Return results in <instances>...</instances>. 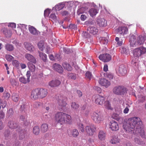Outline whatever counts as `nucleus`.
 <instances>
[{
	"instance_id": "1",
	"label": "nucleus",
	"mask_w": 146,
	"mask_h": 146,
	"mask_svg": "<svg viewBox=\"0 0 146 146\" xmlns=\"http://www.w3.org/2000/svg\"><path fill=\"white\" fill-rule=\"evenodd\" d=\"M123 127L126 132L129 133L135 130L142 137H145V132L141 121L140 118L134 117L131 118L128 122L123 123Z\"/></svg>"
},
{
	"instance_id": "2",
	"label": "nucleus",
	"mask_w": 146,
	"mask_h": 146,
	"mask_svg": "<svg viewBox=\"0 0 146 146\" xmlns=\"http://www.w3.org/2000/svg\"><path fill=\"white\" fill-rule=\"evenodd\" d=\"M54 119L56 123L61 125L65 124H71L72 123L71 116L62 112L58 111L56 113Z\"/></svg>"
},
{
	"instance_id": "3",
	"label": "nucleus",
	"mask_w": 146,
	"mask_h": 146,
	"mask_svg": "<svg viewBox=\"0 0 146 146\" xmlns=\"http://www.w3.org/2000/svg\"><path fill=\"white\" fill-rule=\"evenodd\" d=\"M57 100V104L58 108L62 110L67 105L65 97L61 95H59Z\"/></svg>"
},
{
	"instance_id": "4",
	"label": "nucleus",
	"mask_w": 146,
	"mask_h": 146,
	"mask_svg": "<svg viewBox=\"0 0 146 146\" xmlns=\"http://www.w3.org/2000/svg\"><path fill=\"white\" fill-rule=\"evenodd\" d=\"M146 52V48L141 47L134 49L133 50V54L134 57L138 58Z\"/></svg>"
},
{
	"instance_id": "5",
	"label": "nucleus",
	"mask_w": 146,
	"mask_h": 146,
	"mask_svg": "<svg viewBox=\"0 0 146 146\" xmlns=\"http://www.w3.org/2000/svg\"><path fill=\"white\" fill-rule=\"evenodd\" d=\"M96 129V126L94 125H88L85 127V132L87 135L92 136L95 132Z\"/></svg>"
},
{
	"instance_id": "6",
	"label": "nucleus",
	"mask_w": 146,
	"mask_h": 146,
	"mask_svg": "<svg viewBox=\"0 0 146 146\" xmlns=\"http://www.w3.org/2000/svg\"><path fill=\"white\" fill-rule=\"evenodd\" d=\"M113 92L116 95H122L126 92V90L123 86H118L115 87L113 88Z\"/></svg>"
},
{
	"instance_id": "7",
	"label": "nucleus",
	"mask_w": 146,
	"mask_h": 146,
	"mask_svg": "<svg viewBox=\"0 0 146 146\" xmlns=\"http://www.w3.org/2000/svg\"><path fill=\"white\" fill-rule=\"evenodd\" d=\"M127 68L126 66L124 65H121L119 66L116 70L117 74L118 75L124 76L127 72Z\"/></svg>"
},
{
	"instance_id": "8",
	"label": "nucleus",
	"mask_w": 146,
	"mask_h": 146,
	"mask_svg": "<svg viewBox=\"0 0 146 146\" xmlns=\"http://www.w3.org/2000/svg\"><path fill=\"white\" fill-rule=\"evenodd\" d=\"M95 99V102L98 105H102L105 103V98L104 97L99 95H97L93 96Z\"/></svg>"
},
{
	"instance_id": "9",
	"label": "nucleus",
	"mask_w": 146,
	"mask_h": 146,
	"mask_svg": "<svg viewBox=\"0 0 146 146\" xmlns=\"http://www.w3.org/2000/svg\"><path fill=\"white\" fill-rule=\"evenodd\" d=\"M91 118L96 123H99L102 120L101 115L96 112H94L91 115Z\"/></svg>"
},
{
	"instance_id": "10",
	"label": "nucleus",
	"mask_w": 146,
	"mask_h": 146,
	"mask_svg": "<svg viewBox=\"0 0 146 146\" xmlns=\"http://www.w3.org/2000/svg\"><path fill=\"white\" fill-rule=\"evenodd\" d=\"M99 59L104 62H108L111 59V57L110 55L108 54H100L99 56Z\"/></svg>"
},
{
	"instance_id": "11",
	"label": "nucleus",
	"mask_w": 146,
	"mask_h": 146,
	"mask_svg": "<svg viewBox=\"0 0 146 146\" xmlns=\"http://www.w3.org/2000/svg\"><path fill=\"white\" fill-rule=\"evenodd\" d=\"M129 42L130 46L131 47L136 46V45L137 44L136 37L135 35L132 34L130 35L129 36Z\"/></svg>"
},
{
	"instance_id": "12",
	"label": "nucleus",
	"mask_w": 146,
	"mask_h": 146,
	"mask_svg": "<svg viewBox=\"0 0 146 146\" xmlns=\"http://www.w3.org/2000/svg\"><path fill=\"white\" fill-rule=\"evenodd\" d=\"M39 92L38 88L33 90L31 92V98L34 100L39 98Z\"/></svg>"
},
{
	"instance_id": "13",
	"label": "nucleus",
	"mask_w": 146,
	"mask_h": 146,
	"mask_svg": "<svg viewBox=\"0 0 146 146\" xmlns=\"http://www.w3.org/2000/svg\"><path fill=\"white\" fill-rule=\"evenodd\" d=\"M38 89L39 98L42 99L47 96L48 92L46 89L42 88H38Z\"/></svg>"
},
{
	"instance_id": "14",
	"label": "nucleus",
	"mask_w": 146,
	"mask_h": 146,
	"mask_svg": "<svg viewBox=\"0 0 146 146\" xmlns=\"http://www.w3.org/2000/svg\"><path fill=\"white\" fill-rule=\"evenodd\" d=\"M110 128L112 130L117 131L119 129V127L118 123L115 121H112L109 123Z\"/></svg>"
},
{
	"instance_id": "15",
	"label": "nucleus",
	"mask_w": 146,
	"mask_h": 146,
	"mask_svg": "<svg viewBox=\"0 0 146 146\" xmlns=\"http://www.w3.org/2000/svg\"><path fill=\"white\" fill-rule=\"evenodd\" d=\"M106 133L105 131L103 130H100L99 131L98 137L100 140L101 141H104L106 139Z\"/></svg>"
},
{
	"instance_id": "16",
	"label": "nucleus",
	"mask_w": 146,
	"mask_h": 146,
	"mask_svg": "<svg viewBox=\"0 0 146 146\" xmlns=\"http://www.w3.org/2000/svg\"><path fill=\"white\" fill-rule=\"evenodd\" d=\"M99 82L101 85L106 87H108L110 84V82L109 81L104 78L100 79Z\"/></svg>"
},
{
	"instance_id": "17",
	"label": "nucleus",
	"mask_w": 146,
	"mask_h": 146,
	"mask_svg": "<svg viewBox=\"0 0 146 146\" xmlns=\"http://www.w3.org/2000/svg\"><path fill=\"white\" fill-rule=\"evenodd\" d=\"M97 22L100 27H105L107 25V21L104 18L98 19Z\"/></svg>"
},
{
	"instance_id": "18",
	"label": "nucleus",
	"mask_w": 146,
	"mask_h": 146,
	"mask_svg": "<svg viewBox=\"0 0 146 146\" xmlns=\"http://www.w3.org/2000/svg\"><path fill=\"white\" fill-rule=\"evenodd\" d=\"M53 69L58 72L62 73L63 72V68L61 65L55 63L53 65Z\"/></svg>"
},
{
	"instance_id": "19",
	"label": "nucleus",
	"mask_w": 146,
	"mask_h": 146,
	"mask_svg": "<svg viewBox=\"0 0 146 146\" xmlns=\"http://www.w3.org/2000/svg\"><path fill=\"white\" fill-rule=\"evenodd\" d=\"M25 58L28 61H30L34 64L36 63V61L34 57L32 55L27 53L25 55Z\"/></svg>"
},
{
	"instance_id": "20",
	"label": "nucleus",
	"mask_w": 146,
	"mask_h": 146,
	"mask_svg": "<svg viewBox=\"0 0 146 146\" xmlns=\"http://www.w3.org/2000/svg\"><path fill=\"white\" fill-rule=\"evenodd\" d=\"M61 84L60 80H53L49 82L48 84L51 87H56Z\"/></svg>"
},
{
	"instance_id": "21",
	"label": "nucleus",
	"mask_w": 146,
	"mask_h": 146,
	"mask_svg": "<svg viewBox=\"0 0 146 146\" xmlns=\"http://www.w3.org/2000/svg\"><path fill=\"white\" fill-rule=\"evenodd\" d=\"M1 31L6 37H10L12 35L11 31L8 30L5 28L2 29Z\"/></svg>"
},
{
	"instance_id": "22",
	"label": "nucleus",
	"mask_w": 146,
	"mask_h": 146,
	"mask_svg": "<svg viewBox=\"0 0 146 146\" xmlns=\"http://www.w3.org/2000/svg\"><path fill=\"white\" fill-rule=\"evenodd\" d=\"M128 32V28L126 27H120L118 29V32L121 34H126Z\"/></svg>"
},
{
	"instance_id": "23",
	"label": "nucleus",
	"mask_w": 146,
	"mask_h": 146,
	"mask_svg": "<svg viewBox=\"0 0 146 146\" xmlns=\"http://www.w3.org/2000/svg\"><path fill=\"white\" fill-rule=\"evenodd\" d=\"M29 30L30 33L33 35H37L39 33L35 28L32 26H29Z\"/></svg>"
},
{
	"instance_id": "24",
	"label": "nucleus",
	"mask_w": 146,
	"mask_h": 146,
	"mask_svg": "<svg viewBox=\"0 0 146 146\" xmlns=\"http://www.w3.org/2000/svg\"><path fill=\"white\" fill-rule=\"evenodd\" d=\"M87 30L89 32L93 35H95L98 32V30L97 28L94 26L90 27L87 29Z\"/></svg>"
},
{
	"instance_id": "25",
	"label": "nucleus",
	"mask_w": 146,
	"mask_h": 146,
	"mask_svg": "<svg viewBox=\"0 0 146 146\" xmlns=\"http://www.w3.org/2000/svg\"><path fill=\"white\" fill-rule=\"evenodd\" d=\"M119 139L118 137L115 135H113L111 137L110 142L113 144L117 143L119 142Z\"/></svg>"
},
{
	"instance_id": "26",
	"label": "nucleus",
	"mask_w": 146,
	"mask_h": 146,
	"mask_svg": "<svg viewBox=\"0 0 146 146\" xmlns=\"http://www.w3.org/2000/svg\"><path fill=\"white\" fill-rule=\"evenodd\" d=\"M137 40L138 44L139 45H141L145 41V38L142 35H139L137 37Z\"/></svg>"
},
{
	"instance_id": "27",
	"label": "nucleus",
	"mask_w": 146,
	"mask_h": 146,
	"mask_svg": "<svg viewBox=\"0 0 146 146\" xmlns=\"http://www.w3.org/2000/svg\"><path fill=\"white\" fill-rule=\"evenodd\" d=\"M48 125L46 123H43L42 125L40 127V130L42 133H45L48 130Z\"/></svg>"
},
{
	"instance_id": "28",
	"label": "nucleus",
	"mask_w": 146,
	"mask_h": 146,
	"mask_svg": "<svg viewBox=\"0 0 146 146\" xmlns=\"http://www.w3.org/2000/svg\"><path fill=\"white\" fill-rule=\"evenodd\" d=\"M88 12L90 16L93 17L98 13V11L95 8H91L89 10Z\"/></svg>"
},
{
	"instance_id": "29",
	"label": "nucleus",
	"mask_w": 146,
	"mask_h": 146,
	"mask_svg": "<svg viewBox=\"0 0 146 146\" xmlns=\"http://www.w3.org/2000/svg\"><path fill=\"white\" fill-rule=\"evenodd\" d=\"M62 66L64 69L68 71H71L72 70V67L70 64L66 62H64L62 64Z\"/></svg>"
},
{
	"instance_id": "30",
	"label": "nucleus",
	"mask_w": 146,
	"mask_h": 146,
	"mask_svg": "<svg viewBox=\"0 0 146 146\" xmlns=\"http://www.w3.org/2000/svg\"><path fill=\"white\" fill-rule=\"evenodd\" d=\"M24 45L25 48L27 50L30 51H33V47L31 44L25 42L24 43Z\"/></svg>"
},
{
	"instance_id": "31",
	"label": "nucleus",
	"mask_w": 146,
	"mask_h": 146,
	"mask_svg": "<svg viewBox=\"0 0 146 146\" xmlns=\"http://www.w3.org/2000/svg\"><path fill=\"white\" fill-rule=\"evenodd\" d=\"M39 55L40 58L44 62H46L47 60V55L44 53L40 52V51H38Z\"/></svg>"
},
{
	"instance_id": "32",
	"label": "nucleus",
	"mask_w": 146,
	"mask_h": 146,
	"mask_svg": "<svg viewBox=\"0 0 146 146\" xmlns=\"http://www.w3.org/2000/svg\"><path fill=\"white\" fill-rule=\"evenodd\" d=\"M5 48L6 50L9 51H11L14 49V47L12 45L7 44L5 45Z\"/></svg>"
},
{
	"instance_id": "33",
	"label": "nucleus",
	"mask_w": 146,
	"mask_h": 146,
	"mask_svg": "<svg viewBox=\"0 0 146 146\" xmlns=\"http://www.w3.org/2000/svg\"><path fill=\"white\" fill-rule=\"evenodd\" d=\"M44 44V41H40L38 43V47L41 51H43L45 49V46L46 45Z\"/></svg>"
},
{
	"instance_id": "34",
	"label": "nucleus",
	"mask_w": 146,
	"mask_h": 146,
	"mask_svg": "<svg viewBox=\"0 0 146 146\" xmlns=\"http://www.w3.org/2000/svg\"><path fill=\"white\" fill-rule=\"evenodd\" d=\"M8 125L9 127L12 129L15 128L17 126V123L12 121H9Z\"/></svg>"
},
{
	"instance_id": "35",
	"label": "nucleus",
	"mask_w": 146,
	"mask_h": 146,
	"mask_svg": "<svg viewBox=\"0 0 146 146\" xmlns=\"http://www.w3.org/2000/svg\"><path fill=\"white\" fill-rule=\"evenodd\" d=\"M33 132L35 135H38L40 132L39 127L38 126H35L33 128Z\"/></svg>"
},
{
	"instance_id": "36",
	"label": "nucleus",
	"mask_w": 146,
	"mask_h": 146,
	"mask_svg": "<svg viewBox=\"0 0 146 146\" xmlns=\"http://www.w3.org/2000/svg\"><path fill=\"white\" fill-rule=\"evenodd\" d=\"M71 133L73 137H76L78 135L79 133L77 129H74L71 130Z\"/></svg>"
},
{
	"instance_id": "37",
	"label": "nucleus",
	"mask_w": 146,
	"mask_h": 146,
	"mask_svg": "<svg viewBox=\"0 0 146 146\" xmlns=\"http://www.w3.org/2000/svg\"><path fill=\"white\" fill-rule=\"evenodd\" d=\"M12 99L13 101L16 102H17L19 99V95L16 93H13L12 95Z\"/></svg>"
},
{
	"instance_id": "38",
	"label": "nucleus",
	"mask_w": 146,
	"mask_h": 146,
	"mask_svg": "<svg viewBox=\"0 0 146 146\" xmlns=\"http://www.w3.org/2000/svg\"><path fill=\"white\" fill-rule=\"evenodd\" d=\"M70 106L72 109L74 110L78 109L80 106L78 104L75 102H72L71 103Z\"/></svg>"
},
{
	"instance_id": "39",
	"label": "nucleus",
	"mask_w": 146,
	"mask_h": 146,
	"mask_svg": "<svg viewBox=\"0 0 146 146\" xmlns=\"http://www.w3.org/2000/svg\"><path fill=\"white\" fill-rule=\"evenodd\" d=\"M14 113V112L12 108H10L7 111L6 116L8 117H11L13 116Z\"/></svg>"
},
{
	"instance_id": "40",
	"label": "nucleus",
	"mask_w": 146,
	"mask_h": 146,
	"mask_svg": "<svg viewBox=\"0 0 146 146\" xmlns=\"http://www.w3.org/2000/svg\"><path fill=\"white\" fill-rule=\"evenodd\" d=\"M28 66L29 69L32 72H34L35 71L36 69L35 66L32 63H29L28 64Z\"/></svg>"
},
{
	"instance_id": "41",
	"label": "nucleus",
	"mask_w": 146,
	"mask_h": 146,
	"mask_svg": "<svg viewBox=\"0 0 146 146\" xmlns=\"http://www.w3.org/2000/svg\"><path fill=\"white\" fill-rule=\"evenodd\" d=\"M19 80L20 82L24 84H26L28 83L30 81V80H28L27 78V79H26L25 78L23 77L20 78Z\"/></svg>"
},
{
	"instance_id": "42",
	"label": "nucleus",
	"mask_w": 146,
	"mask_h": 146,
	"mask_svg": "<svg viewBox=\"0 0 146 146\" xmlns=\"http://www.w3.org/2000/svg\"><path fill=\"white\" fill-rule=\"evenodd\" d=\"M99 40L101 44H106L108 42V40L105 37H104L99 38Z\"/></svg>"
},
{
	"instance_id": "43",
	"label": "nucleus",
	"mask_w": 146,
	"mask_h": 146,
	"mask_svg": "<svg viewBox=\"0 0 146 146\" xmlns=\"http://www.w3.org/2000/svg\"><path fill=\"white\" fill-rule=\"evenodd\" d=\"M104 103L106 108L108 110H113V108L111 106L110 103L108 101H106Z\"/></svg>"
},
{
	"instance_id": "44",
	"label": "nucleus",
	"mask_w": 146,
	"mask_h": 146,
	"mask_svg": "<svg viewBox=\"0 0 146 146\" xmlns=\"http://www.w3.org/2000/svg\"><path fill=\"white\" fill-rule=\"evenodd\" d=\"M131 64L133 66H136L138 64V60L137 58L133 57L132 58Z\"/></svg>"
},
{
	"instance_id": "45",
	"label": "nucleus",
	"mask_w": 146,
	"mask_h": 146,
	"mask_svg": "<svg viewBox=\"0 0 146 146\" xmlns=\"http://www.w3.org/2000/svg\"><path fill=\"white\" fill-rule=\"evenodd\" d=\"M64 4H59L55 6V9L57 11H59L62 9L64 7Z\"/></svg>"
},
{
	"instance_id": "46",
	"label": "nucleus",
	"mask_w": 146,
	"mask_h": 146,
	"mask_svg": "<svg viewBox=\"0 0 146 146\" xmlns=\"http://www.w3.org/2000/svg\"><path fill=\"white\" fill-rule=\"evenodd\" d=\"M115 40L117 42V44L118 46H121L123 42V40L121 39L119 40V38L118 37L115 38Z\"/></svg>"
},
{
	"instance_id": "47",
	"label": "nucleus",
	"mask_w": 146,
	"mask_h": 146,
	"mask_svg": "<svg viewBox=\"0 0 146 146\" xmlns=\"http://www.w3.org/2000/svg\"><path fill=\"white\" fill-rule=\"evenodd\" d=\"M78 128L81 131V132L83 133L84 132L85 130L84 128V126L81 123H80L78 125Z\"/></svg>"
},
{
	"instance_id": "48",
	"label": "nucleus",
	"mask_w": 146,
	"mask_h": 146,
	"mask_svg": "<svg viewBox=\"0 0 146 146\" xmlns=\"http://www.w3.org/2000/svg\"><path fill=\"white\" fill-rule=\"evenodd\" d=\"M134 141L136 143L139 145H143L144 144L143 141H141L137 138H135L134 139Z\"/></svg>"
},
{
	"instance_id": "49",
	"label": "nucleus",
	"mask_w": 146,
	"mask_h": 146,
	"mask_svg": "<svg viewBox=\"0 0 146 146\" xmlns=\"http://www.w3.org/2000/svg\"><path fill=\"white\" fill-rule=\"evenodd\" d=\"M68 76L69 78L75 80L76 78V76L75 74L69 73L68 74Z\"/></svg>"
},
{
	"instance_id": "50",
	"label": "nucleus",
	"mask_w": 146,
	"mask_h": 146,
	"mask_svg": "<svg viewBox=\"0 0 146 146\" xmlns=\"http://www.w3.org/2000/svg\"><path fill=\"white\" fill-rule=\"evenodd\" d=\"M5 58L9 61H11L14 59V57L10 54H6L5 56Z\"/></svg>"
},
{
	"instance_id": "51",
	"label": "nucleus",
	"mask_w": 146,
	"mask_h": 146,
	"mask_svg": "<svg viewBox=\"0 0 146 146\" xmlns=\"http://www.w3.org/2000/svg\"><path fill=\"white\" fill-rule=\"evenodd\" d=\"M139 103H141L143 102L145 100V98L143 96H140L138 97Z\"/></svg>"
},
{
	"instance_id": "52",
	"label": "nucleus",
	"mask_w": 146,
	"mask_h": 146,
	"mask_svg": "<svg viewBox=\"0 0 146 146\" xmlns=\"http://www.w3.org/2000/svg\"><path fill=\"white\" fill-rule=\"evenodd\" d=\"M0 104L2 107L4 108L7 105V102L4 100H1L0 101Z\"/></svg>"
},
{
	"instance_id": "53",
	"label": "nucleus",
	"mask_w": 146,
	"mask_h": 146,
	"mask_svg": "<svg viewBox=\"0 0 146 146\" xmlns=\"http://www.w3.org/2000/svg\"><path fill=\"white\" fill-rule=\"evenodd\" d=\"M85 11V9L84 7H82L78 10L77 13L79 15L80 14L83 13Z\"/></svg>"
},
{
	"instance_id": "54",
	"label": "nucleus",
	"mask_w": 146,
	"mask_h": 146,
	"mask_svg": "<svg viewBox=\"0 0 146 146\" xmlns=\"http://www.w3.org/2000/svg\"><path fill=\"white\" fill-rule=\"evenodd\" d=\"M10 82L11 85L13 86H15L16 84V82L14 79L11 78L10 80Z\"/></svg>"
},
{
	"instance_id": "55",
	"label": "nucleus",
	"mask_w": 146,
	"mask_h": 146,
	"mask_svg": "<svg viewBox=\"0 0 146 146\" xmlns=\"http://www.w3.org/2000/svg\"><path fill=\"white\" fill-rule=\"evenodd\" d=\"M85 76L86 78L90 80L91 78L92 74L90 72L88 71L85 74Z\"/></svg>"
},
{
	"instance_id": "56",
	"label": "nucleus",
	"mask_w": 146,
	"mask_h": 146,
	"mask_svg": "<svg viewBox=\"0 0 146 146\" xmlns=\"http://www.w3.org/2000/svg\"><path fill=\"white\" fill-rule=\"evenodd\" d=\"M12 64L13 66L16 67H18L19 65V63L17 60H14L12 62Z\"/></svg>"
},
{
	"instance_id": "57",
	"label": "nucleus",
	"mask_w": 146,
	"mask_h": 146,
	"mask_svg": "<svg viewBox=\"0 0 146 146\" xmlns=\"http://www.w3.org/2000/svg\"><path fill=\"white\" fill-rule=\"evenodd\" d=\"M121 52L127 54L129 52V50L123 47L121 48Z\"/></svg>"
},
{
	"instance_id": "58",
	"label": "nucleus",
	"mask_w": 146,
	"mask_h": 146,
	"mask_svg": "<svg viewBox=\"0 0 146 146\" xmlns=\"http://www.w3.org/2000/svg\"><path fill=\"white\" fill-rule=\"evenodd\" d=\"M41 105V103L39 102H35L33 104V107L35 108L39 107Z\"/></svg>"
},
{
	"instance_id": "59",
	"label": "nucleus",
	"mask_w": 146,
	"mask_h": 146,
	"mask_svg": "<svg viewBox=\"0 0 146 146\" xmlns=\"http://www.w3.org/2000/svg\"><path fill=\"white\" fill-rule=\"evenodd\" d=\"M27 117L26 115H21L20 117V119L23 121H27Z\"/></svg>"
},
{
	"instance_id": "60",
	"label": "nucleus",
	"mask_w": 146,
	"mask_h": 146,
	"mask_svg": "<svg viewBox=\"0 0 146 146\" xmlns=\"http://www.w3.org/2000/svg\"><path fill=\"white\" fill-rule=\"evenodd\" d=\"M10 134V131L9 130L5 131L4 133V135L6 137H8Z\"/></svg>"
},
{
	"instance_id": "61",
	"label": "nucleus",
	"mask_w": 146,
	"mask_h": 146,
	"mask_svg": "<svg viewBox=\"0 0 146 146\" xmlns=\"http://www.w3.org/2000/svg\"><path fill=\"white\" fill-rule=\"evenodd\" d=\"M50 12L49 11L48 9L44 11V15L45 17H48L49 14Z\"/></svg>"
},
{
	"instance_id": "62",
	"label": "nucleus",
	"mask_w": 146,
	"mask_h": 146,
	"mask_svg": "<svg viewBox=\"0 0 146 146\" xmlns=\"http://www.w3.org/2000/svg\"><path fill=\"white\" fill-rule=\"evenodd\" d=\"M5 116V114L2 111H0V119H3L4 118Z\"/></svg>"
},
{
	"instance_id": "63",
	"label": "nucleus",
	"mask_w": 146,
	"mask_h": 146,
	"mask_svg": "<svg viewBox=\"0 0 146 146\" xmlns=\"http://www.w3.org/2000/svg\"><path fill=\"white\" fill-rule=\"evenodd\" d=\"M4 96L5 98L6 99H8L10 97V94L8 92H5L4 94Z\"/></svg>"
},
{
	"instance_id": "64",
	"label": "nucleus",
	"mask_w": 146,
	"mask_h": 146,
	"mask_svg": "<svg viewBox=\"0 0 146 146\" xmlns=\"http://www.w3.org/2000/svg\"><path fill=\"white\" fill-rule=\"evenodd\" d=\"M9 27H11L12 28H15L16 27V24L14 23H10L8 25Z\"/></svg>"
}]
</instances>
